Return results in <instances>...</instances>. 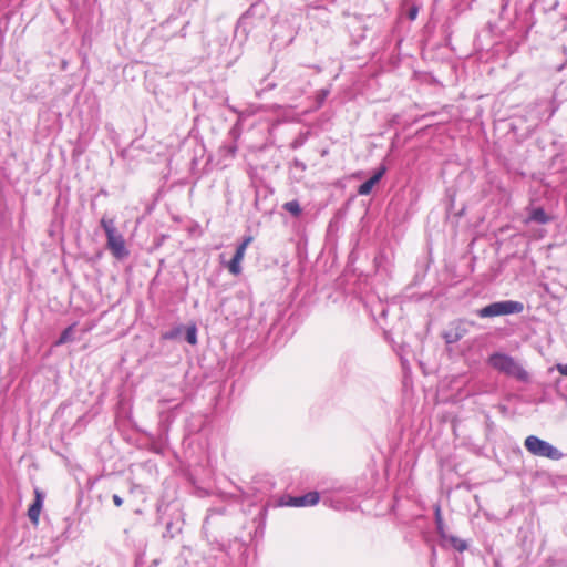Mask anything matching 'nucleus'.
I'll use <instances>...</instances> for the list:
<instances>
[{
	"label": "nucleus",
	"instance_id": "obj_21",
	"mask_svg": "<svg viewBox=\"0 0 567 567\" xmlns=\"http://www.w3.org/2000/svg\"><path fill=\"white\" fill-rule=\"evenodd\" d=\"M112 499L116 506H121L123 504V499L117 494H114Z\"/></svg>",
	"mask_w": 567,
	"mask_h": 567
},
{
	"label": "nucleus",
	"instance_id": "obj_17",
	"mask_svg": "<svg viewBox=\"0 0 567 567\" xmlns=\"http://www.w3.org/2000/svg\"><path fill=\"white\" fill-rule=\"evenodd\" d=\"M252 241V237L251 236H248L246 238H244L243 243L239 244L237 247H243V250L246 251L247 247L249 246V244Z\"/></svg>",
	"mask_w": 567,
	"mask_h": 567
},
{
	"label": "nucleus",
	"instance_id": "obj_11",
	"mask_svg": "<svg viewBox=\"0 0 567 567\" xmlns=\"http://www.w3.org/2000/svg\"><path fill=\"white\" fill-rule=\"evenodd\" d=\"M445 542H449L453 548L458 551H464L467 548V544L458 537L446 535Z\"/></svg>",
	"mask_w": 567,
	"mask_h": 567
},
{
	"label": "nucleus",
	"instance_id": "obj_5",
	"mask_svg": "<svg viewBox=\"0 0 567 567\" xmlns=\"http://www.w3.org/2000/svg\"><path fill=\"white\" fill-rule=\"evenodd\" d=\"M385 172V166L379 167L368 181H365L359 186L358 194L362 196L369 195L372 192L373 187L381 181Z\"/></svg>",
	"mask_w": 567,
	"mask_h": 567
},
{
	"label": "nucleus",
	"instance_id": "obj_16",
	"mask_svg": "<svg viewBox=\"0 0 567 567\" xmlns=\"http://www.w3.org/2000/svg\"><path fill=\"white\" fill-rule=\"evenodd\" d=\"M444 338L446 340L447 343H454L456 342L458 339H460V334H451V333H445L444 334Z\"/></svg>",
	"mask_w": 567,
	"mask_h": 567
},
{
	"label": "nucleus",
	"instance_id": "obj_8",
	"mask_svg": "<svg viewBox=\"0 0 567 567\" xmlns=\"http://www.w3.org/2000/svg\"><path fill=\"white\" fill-rule=\"evenodd\" d=\"M527 220L544 225L547 224L550 218L542 207H536L529 210Z\"/></svg>",
	"mask_w": 567,
	"mask_h": 567
},
{
	"label": "nucleus",
	"instance_id": "obj_14",
	"mask_svg": "<svg viewBox=\"0 0 567 567\" xmlns=\"http://www.w3.org/2000/svg\"><path fill=\"white\" fill-rule=\"evenodd\" d=\"M73 326L68 327L60 336L56 344H64L72 340Z\"/></svg>",
	"mask_w": 567,
	"mask_h": 567
},
{
	"label": "nucleus",
	"instance_id": "obj_10",
	"mask_svg": "<svg viewBox=\"0 0 567 567\" xmlns=\"http://www.w3.org/2000/svg\"><path fill=\"white\" fill-rule=\"evenodd\" d=\"M41 508L42 504H39V501L33 502V504L29 507L28 516L33 524H38Z\"/></svg>",
	"mask_w": 567,
	"mask_h": 567
},
{
	"label": "nucleus",
	"instance_id": "obj_7",
	"mask_svg": "<svg viewBox=\"0 0 567 567\" xmlns=\"http://www.w3.org/2000/svg\"><path fill=\"white\" fill-rule=\"evenodd\" d=\"M246 251L243 247H237L233 259L228 262V270L233 275H239L241 272V261L245 257Z\"/></svg>",
	"mask_w": 567,
	"mask_h": 567
},
{
	"label": "nucleus",
	"instance_id": "obj_1",
	"mask_svg": "<svg viewBox=\"0 0 567 567\" xmlns=\"http://www.w3.org/2000/svg\"><path fill=\"white\" fill-rule=\"evenodd\" d=\"M488 364L496 371H498L509 378L516 379L517 381H520V382L529 381V374L524 369V367L520 364V362L506 353H502V352L493 353L488 358Z\"/></svg>",
	"mask_w": 567,
	"mask_h": 567
},
{
	"label": "nucleus",
	"instance_id": "obj_12",
	"mask_svg": "<svg viewBox=\"0 0 567 567\" xmlns=\"http://www.w3.org/2000/svg\"><path fill=\"white\" fill-rule=\"evenodd\" d=\"M284 209L295 217H298L301 214V207L298 200H290L285 203Z\"/></svg>",
	"mask_w": 567,
	"mask_h": 567
},
{
	"label": "nucleus",
	"instance_id": "obj_13",
	"mask_svg": "<svg viewBox=\"0 0 567 567\" xmlns=\"http://www.w3.org/2000/svg\"><path fill=\"white\" fill-rule=\"evenodd\" d=\"M185 339L189 344L197 343V329L195 326H190L186 329Z\"/></svg>",
	"mask_w": 567,
	"mask_h": 567
},
{
	"label": "nucleus",
	"instance_id": "obj_18",
	"mask_svg": "<svg viewBox=\"0 0 567 567\" xmlns=\"http://www.w3.org/2000/svg\"><path fill=\"white\" fill-rule=\"evenodd\" d=\"M34 494H35V498H34V502H38L39 501V504H42L43 505V494L42 492H40L38 488L34 489Z\"/></svg>",
	"mask_w": 567,
	"mask_h": 567
},
{
	"label": "nucleus",
	"instance_id": "obj_9",
	"mask_svg": "<svg viewBox=\"0 0 567 567\" xmlns=\"http://www.w3.org/2000/svg\"><path fill=\"white\" fill-rule=\"evenodd\" d=\"M434 517H435L436 532L442 539H445L447 534L445 532V525L443 522L441 507L439 505L435 506Z\"/></svg>",
	"mask_w": 567,
	"mask_h": 567
},
{
	"label": "nucleus",
	"instance_id": "obj_15",
	"mask_svg": "<svg viewBox=\"0 0 567 567\" xmlns=\"http://www.w3.org/2000/svg\"><path fill=\"white\" fill-rule=\"evenodd\" d=\"M183 331V327L179 326V327H176L169 331H166L164 334H163V339H166V340H174V339H177L181 333Z\"/></svg>",
	"mask_w": 567,
	"mask_h": 567
},
{
	"label": "nucleus",
	"instance_id": "obj_3",
	"mask_svg": "<svg viewBox=\"0 0 567 567\" xmlns=\"http://www.w3.org/2000/svg\"><path fill=\"white\" fill-rule=\"evenodd\" d=\"M524 310V305L515 300H503L487 305L477 311L481 318H492L498 316L520 313Z\"/></svg>",
	"mask_w": 567,
	"mask_h": 567
},
{
	"label": "nucleus",
	"instance_id": "obj_19",
	"mask_svg": "<svg viewBox=\"0 0 567 567\" xmlns=\"http://www.w3.org/2000/svg\"><path fill=\"white\" fill-rule=\"evenodd\" d=\"M417 8L416 7H412L410 10H409V18L411 20H414L417 16Z\"/></svg>",
	"mask_w": 567,
	"mask_h": 567
},
{
	"label": "nucleus",
	"instance_id": "obj_2",
	"mask_svg": "<svg viewBox=\"0 0 567 567\" xmlns=\"http://www.w3.org/2000/svg\"><path fill=\"white\" fill-rule=\"evenodd\" d=\"M100 225L106 235V247L118 260L125 259L130 251L126 248L123 235L117 230L115 220L103 216L100 220Z\"/></svg>",
	"mask_w": 567,
	"mask_h": 567
},
{
	"label": "nucleus",
	"instance_id": "obj_4",
	"mask_svg": "<svg viewBox=\"0 0 567 567\" xmlns=\"http://www.w3.org/2000/svg\"><path fill=\"white\" fill-rule=\"evenodd\" d=\"M524 445L526 450L535 456L546 457L555 461L563 457V453L558 449L535 435L527 436L525 439Z\"/></svg>",
	"mask_w": 567,
	"mask_h": 567
},
{
	"label": "nucleus",
	"instance_id": "obj_20",
	"mask_svg": "<svg viewBox=\"0 0 567 567\" xmlns=\"http://www.w3.org/2000/svg\"><path fill=\"white\" fill-rule=\"evenodd\" d=\"M557 370L560 374L567 377V363L566 364H558Z\"/></svg>",
	"mask_w": 567,
	"mask_h": 567
},
{
	"label": "nucleus",
	"instance_id": "obj_6",
	"mask_svg": "<svg viewBox=\"0 0 567 567\" xmlns=\"http://www.w3.org/2000/svg\"><path fill=\"white\" fill-rule=\"evenodd\" d=\"M318 502L319 494L317 492H309L302 496L291 497L288 504L295 507H303L316 505Z\"/></svg>",
	"mask_w": 567,
	"mask_h": 567
}]
</instances>
